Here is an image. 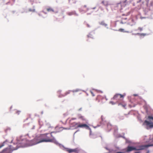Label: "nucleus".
I'll return each mask as SVG.
<instances>
[{
	"label": "nucleus",
	"mask_w": 153,
	"mask_h": 153,
	"mask_svg": "<svg viewBox=\"0 0 153 153\" xmlns=\"http://www.w3.org/2000/svg\"><path fill=\"white\" fill-rule=\"evenodd\" d=\"M54 132H52L50 134L46 133L36 137L34 139L30 141V145H35L43 142H55L56 140L52 135V134Z\"/></svg>",
	"instance_id": "1"
},
{
	"label": "nucleus",
	"mask_w": 153,
	"mask_h": 153,
	"mask_svg": "<svg viewBox=\"0 0 153 153\" xmlns=\"http://www.w3.org/2000/svg\"><path fill=\"white\" fill-rule=\"evenodd\" d=\"M151 146H153V144L142 145L140 147V148L139 149H137L136 148L133 147L128 146L127 148L126 152H130L134 150H139L146 149L148 147Z\"/></svg>",
	"instance_id": "2"
},
{
	"label": "nucleus",
	"mask_w": 153,
	"mask_h": 153,
	"mask_svg": "<svg viewBox=\"0 0 153 153\" xmlns=\"http://www.w3.org/2000/svg\"><path fill=\"white\" fill-rule=\"evenodd\" d=\"M125 95H122L119 94H116L114 95L112 99L116 101L117 102H119L123 100Z\"/></svg>",
	"instance_id": "3"
},
{
	"label": "nucleus",
	"mask_w": 153,
	"mask_h": 153,
	"mask_svg": "<svg viewBox=\"0 0 153 153\" xmlns=\"http://www.w3.org/2000/svg\"><path fill=\"white\" fill-rule=\"evenodd\" d=\"M65 149L69 153H79V149L77 148L74 149L65 148Z\"/></svg>",
	"instance_id": "4"
},
{
	"label": "nucleus",
	"mask_w": 153,
	"mask_h": 153,
	"mask_svg": "<svg viewBox=\"0 0 153 153\" xmlns=\"http://www.w3.org/2000/svg\"><path fill=\"white\" fill-rule=\"evenodd\" d=\"M144 125L146 126V128L148 129L149 128H151L153 127V125L152 123L150 122L147 120H145L143 123Z\"/></svg>",
	"instance_id": "5"
},
{
	"label": "nucleus",
	"mask_w": 153,
	"mask_h": 153,
	"mask_svg": "<svg viewBox=\"0 0 153 153\" xmlns=\"http://www.w3.org/2000/svg\"><path fill=\"white\" fill-rule=\"evenodd\" d=\"M88 10V8L87 6L86 5H84L79 8V10L81 12L85 13Z\"/></svg>",
	"instance_id": "6"
},
{
	"label": "nucleus",
	"mask_w": 153,
	"mask_h": 153,
	"mask_svg": "<svg viewBox=\"0 0 153 153\" xmlns=\"http://www.w3.org/2000/svg\"><path fill=\"white\" fill-rule=\"evenodd\" d=\"M85 128L86 129H88L89 128V126L87 125L86 124H82L80 122H79V125L78 126V128Z\"/></svg>",
	"instance_id": "7"
},
{
	"label": "nucleus",
	"mask_w": 153,
	"mask_h": 153,
	"mask_svg": "<svg viewBox=\"0 0 153 153\" xmlns=\"http://www.w3.org/2000/svg\"><path fill=\"white\" fill-rule=\"evenodd\" d=\"M71 120H70V123H71V125L75 127V128H78V126L79 125V122L76 123V122H74L72 123H71Z\"/></svg>",
	"instance_id": "8"
},
{
	"label": "nucleus",
	"mask_w": 153,
	"mask_h": 153,
	"mask_svg": "<svg viewBox=\"0 0 153 153\" xmlns=\"http://www.w3.org/2000/svg\"><path fill=\"white\" fill-rule=\"evenodd\" d=\"M67 14L69 16H71L72 15H74L76 16H78V14L76 13L75 11L68 12L67 13Z\"/></svg>",
	"instance_id": "9"
},
{
	"label": "nucleus",
	"mask_w": 153,
	"mask_h": 153,
	"mask_svg": "<svg viewBox=\"0 0 153 153\" xmlns=\"http://www.w3.org/2000/svg\"><path fill=\"white\" fill-rule=\"evenodd\" d=\"M78 117L79 119H81L82 121L86 120V119L85 118V117L84 116H82L80 114L78 115Z\"/></svg>",
	"instance_id": "10"
},
{
	"label": "nucleus",
	"mask_w": 153,
	"mask_h": 153,
	"mask_svg": "<svg viewBox=\"0 0 153 153\" xmlns=\"http://www.w3.org/2000/svg\"><path fill=\"white\" fill-rule=\"evenodd\" d=\"M140 150V151L136 152L135 153H148L149 152L148 151H147L146 150Z\"/></svg>",
	"instance_id": "11"
},
{
	"label": "nucleus",
	"mask_w": 153,
	"mask_h": 153,
	"mask_svg": "<svg viewBox=\"0 0 153 153\" xmlns=\"http://www.w3.org/2000/svg\"><path fill=\"white\" fill-rule=\"evenodd\" d=\"M47 11L48 12H53L54 11V10L53 8L51 7H49L46 9Z\"/></svg>",
	"instance_id": "12"
},
{
	"label": "nucleus",
	"mask_w": 153,
	"mask_h": 153,
	"mask_svg": "<svg viewBox=\"0 0 153 153\" xmlns=\"http://www.w3.org/2000/svg\"><path fill=\"white\" fill-rule=\"evenodd\" d=\"M126 105V104L123 102L122 103H119L118 104V105H121L124 108H125Z\"/></svg>",
	"instance_id": "13"
},
{
	"label": "nucleus",
	"mask_w": 153,
	"mask_h": 153,
	"mask_svg": "<svg viewBox=\"0 0 153 153\" xmlns=\"http://www.w3.org/2000/svg\"><path fill=\"white\" fill-rule=\"evenodd\" d=\"M99 24L100 25L104 26H106L107 25V24L104 21L100 22H99Z\"/></svg>",
	"instance_id": "14"
},
{
	"label": "nucleus",
	"mask_w": 153,
	"mask_h": 153,
	"mask_svg": "<svg viewBox=\"0 0 153 153\" xmlns=\"http://www.w3.org/2000/svg\"><path fill=\"white\" fill-rule=\"evenodd\" d=\"M102 3L105 6H107L108 5V3L106 1H102Z\"/></svg>",
	"instance_id": "15"
},
{
	"label": "nucleus",
	"mask_w": 153,
	"mask_h": 153,
	"mask_svg": "<svg viewBox=\"0 0 153 153\" xmlns=\"http://www.w3.org/2000/svg\"><path fill=\"white\" fill-rule=\"evenodd\" d=\"M118 31L121 32H126V33H128L129 31H125L124 29L122 28H120L119 29Z\"/></svg>",
	"instance_id": "16"
},
{
	"label": "nucleus",
	"mask_w": 153,
	"mask_h": 153,
	"mask_svg": "<svg viewBox=\"0 0 153 153\" xmlns=\"http://www.w3.org/2000/svg\"><path fill=\"white\" fill-rule=\"evenodd\" d=\"M80 89H76L74 90L71 91V92H72L73 93H74V92H77L79 91H80Z\"/></svg>",
	"instance_id": "17"
},
{
	"label": "nucleus",
	"mask_w": 153,
	"mask_h": 153,
	"mask_svg": "<svg viewBox=\"0 0 153 153\" xmlns=\"http://www.w3.org/2000/svg\"><path fill=\"white\" fill-rule=\"evenodd\" d=\"M140 1L143 4L145 2H146L147 3V4L148 3V0H140Z\"/></svg>",
	"instance_id": "18"
},
{
	"label": "nucleus",
	"mask_w": 153,
	"mask_h": 153,
	"mask_svg": "<svg viewBox=\"0 0 153 153\" xmlns=\"http://www.w3.org/2000/svg\"><path fill=\"white\" fill-rule=\"evenodd\" d=\"M148 119L150 121H153V117L151 116H149L148 117Z\"/></svg>",
	"instance_id": "19"
},
{
	"label": "nucleus",
	"mask_w": 153,
	"mask_h": 153,
	"mask_svg": "<svg viewBox=\"0 0 153 153\" xmlns=\"http://www.w3.org/2000/svg\"><path fill=\"white\" fill-rule=\"evenodd\" d=\"M71 91H68L66 92L65 93L64 95V96H66V95H68V94H69L70 93V92H71Z\"/></svg>",
	"instance_id": "20"
},
{
	"label": "nucleus",
	"mask_w": 153,
	"mask_h": 153,
	"mask_svg": "<svg viewBox=\"0 0 153 153\" xmlns=\"http://www.w3.org/2000/svg\"><path fill=\"white\" fill-rule=\"evenodd\" d=\"M123 3L121 2L120 3H118L117 4V7H122V5Z\"/></svg>",
	"instance_id": "21"
},
{
	"label": "nucleus",
	"mask_w": 153,
	"mask_h": 153,
	"mask_svg": "<svg viewBox=\"0 0 153 153\" xmlns=\"http://www.w3.org/2000/svg\"><path fill=\"white\" fill-rule=\"evenodd\" d=\"M21 112V111H18L16 110L15 111V113L18 115Z\"/></svg>",
	"instance_id": "22"
},
{
	"label": "nucleus",
	"mask_w": 153,
	"mask_h": 153,
	"mask_svg": "<svg viewBox=\"0 0 153 153\" xmlns=\"http://www.w3.org/2000/svg\"><path fill=\"white\" fill-rule=\"evenodd\" d=\"M69 2H71L73 3H75L76 2V0H69Z\"/></svg>",
	"instance_id": "23"
},
{
	"label": "nucleus",
	"mask_w": 153,
	"mask_h": 153,
	"mask_svg": "<svg viewBox=\"0 0 153 153\" xmlns=\"http://www.w3.org/2000/svg\"><path fill=\"white\" fill-rule=\"evenodd\" d=\"M29 11H31V12H35V9H34L30 8L29 9Z\"/></svg>",
	"instance_id": "24"
},
{
	"label": "nucleus",
	"mask_w": 153,
	"mask_h": 153,
	"mask_svg": "<svg viewBox=\"0 0 153 153\" xmlns=\"http://www.w3.org/2000/svg\"><path fill=\"white\" fill-rule=\"evenodd\" d=\"M107 127L108 128H109L110 129L111 128V125L110 124H108L107 125Z\"/></svg>",
	"instance_id": "25"
},
{
	"label": "nucleus",
	"mask_w": 153,
	"mask_h": 153,
	"mask_svg": "<svg viewBox=\"0 0 153 153\" xmlns=\"http://www.w3.org/2000/svg\"><path fill=\"white\" fill-rule=\"evenodd\" d=\"M130 20L131 21H132V22H133V23L132 24H131V25H133V24L134 23V20H133V19H131Z\"/></svg>",
	"instance_id": "26"
},
{
	"label": "nucleus",
	"mask_w": 153,
	"mask_h": 153,
	"mask_svg": "<svg viewBox=\"0 0 153 153\" xmlns=\"http://www.w3.org/2000/svg\"><path fill=\"white\" fill-rule=\"evenodd\" d=\"M86 25L87 27H91V25H89L88 24H86Z\"/></svg>",
	"instance_id": "27"
},
{
	"label": "nucleus",
	"mask_w": 153,
	"mask_h": 153,
	"mask_svg": "<svg viewBox=\"0 0 153 153\" xmlns=\"http://www.w3.org/2000/svg\"><path fill=\"white\" fill-rule=\"evenodd\" d=\"M110 103L112 105H114V104H115V103H114V102H113V101H110Z\"/></svg>",
	"instance_id": "28"
},
{
	"label": "nucleus",
	"mask_w": 153,
	"mask_h": 153,
	"mask_svg": "<svg viewBox=\"0 0 153 153\" xmlns=\"http://www.w3.org/2000/svg\"><path fill=\"white\" fill-rule=\"evenodd\" d=\"M138 29L139 30H140V31H142L143 30V28L142 27H140L138 28Z\"/></svg>",
	"instance_id": "29"
},
{
	"label": "nucleus",
	"mask_w": 153,
	"mask_h": 153,
	"mask_svg": "<svg viewBox=\"0 0 153 153\" xmlns=\"http://www.w3.org/2000/svg\"><path fill=\"white\" fill-rule=\"evenodd\" d=\"M4 144H2L0 146V149L4 146Z\"/></svg>",
	"instance_id": "30"
},
{
	"label": "nucleus",
	"mask_w": 153,
	"mask_h": 153,
	"mask_svg": "<svg viewBox=\"0 0 153 153\" xmlns=\"http://www.w3.org/2000/svg\"><path fill=\"white\" fill-rule=\"evenodd\" d=\"M76 119V118H72L71 119V120H75Z\"/></svg>",
	"instance_id": "31"
},
{
	"label": "nucleus",
	"mask_w": 153,
	"mask_h": 153,
	"mask_svg": "<svg viewBox=\"0 0 153 153\" xmlns=\"http://www.w3.org/2000/svg\"><path fill=\"white\" fill-rule=\"evenodd\" d=\"M142 35H143V36H145L146 35V34H144V33H143V34H142Z\"/></svg>",
	"instance_id": "32"
},
{
	"label": "nucleus",
	"mask_w": 153,
	"mask_h": 153,
	"mask_svg": "<svg viewBox=\"0 0 153 153\" xmlns=\"http://www.w3.org/2000/svg\"><path fill=\"white\" fill-rule=\"evenodd\" d=\"M95 8V7H93L92 9H94Z\"/></svg>",
	"instance_id": "33"
},
{
	"label": "nucleus",
	"mask_w": 153,
	"mask_h": 153,
	"mask_svg": "<svg viewBox=\"0 0 153 153\" xmlns=\"http://www.w3.org/2000/svg\"><path fill=\"white\" fill-rule=\"evenodd\" d=\"M134 96H137V94H134Z\"/></svg>",
	"instance_id": "34"
},
{
	"label": "nucleus",
	"mask_w": 153,
	"mask_h": 153,
	"mask_svg": "<svg viewBox=\"0 0 153 153\" xmlns=\"http://www.w3.org/2000/svg\"><path fill=\"white\" fill-rule=\"evenodd\" d=\"M82 153H86L85 152H82Z\"/></svg>",
	"instance_id": "35"
}]
</instances>
